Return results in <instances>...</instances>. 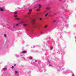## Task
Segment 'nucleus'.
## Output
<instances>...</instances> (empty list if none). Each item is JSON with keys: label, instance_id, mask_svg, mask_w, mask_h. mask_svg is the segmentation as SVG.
I'll return each instance as SVG.
<instances>
[{"label": "nucleus", "instance_id": "1", "mask_svg": "<svg viewBox=\"0 0 76 76\" xmlns=\"http://www.w3.org/2000/svg\"><path fill=\"white\" fill-rule=\"evenodd\" d=\"M0 10H1V12H3L4 11L2 7H0Z\"/></svg>", "mask_w": 76, "mask_h": 76}, {"label": "nucleus", "instance_id": "2", "mask_svg": "<svg viewBox=\"0 0 76 76\" xmlns=\"http://www.w3.org/2000/svg\"><path fill=\"white\" fill-rule=\"evenodd\" d=\"M27 53V51L26 50L23 51L22 52V53Z\"/></svg>", "mask_w": 76, "mask_h": 76}, {"label": "nucleus", "instance_id": "3", "mask_svg": "<svg viewBox=\"0 0 76 76\" xmlns=\"http://www.w3.org/2000/svg\"><path fill=\"white\" fill-rule=\"evenodd\" d=\"M38 6L39 7V8H41V5H40V4H39L38 5Z\"/></svg>", "mask_w": 76, "mask_h": 76}, {"label": "nucleus", "instance_id": "4", "mask_svg": "<svg viewBox=\"0 0 76 76\" xmlns=\"http://www.w3.org/2000/svg\"><path fill=\"white\" fill-rule=\"evenodd\" d=\"M27 25H28V24H24L23 25V26H26Z\"/></svg>", "mask_w": 76, "mask_h": 76}, {"label": "nucleus", "instance_id": "5", "mask_svg": "<svg viewBox=\"0 0 76 76\" xmlns=\"http://www.w3.org/2000/svg\"><path fill=\"white\" fill-rule=\"evenodd\" d=\"M3 70L5 71V70H7V68H3Z\"/></svg>", "mask_w": 76, "mask_h": 76}, {"label": "nucleus", "instance_id": "6", "mask_svg": "<svg viewBox=\"0 0 76 76\" xmlns=\"http://www.w3.org/2000/svg\"><path fill=\"white\" fill-rule=\"evenodd\" d=\"M46 9H47V10H49L50 9V7H47V8Z\"/></svg>", "mask_w": 76, "mask_h": 76}, {"label": "nucleus", "instance_id": "7", "mask_svg": "<svg viewBox=\"0 0 76 76\" xmlns=\"http://www.w3.org/2000/svg\"><path fill=\"white\" fill-rule=\"evenodd\" d=\"M32 58H33L32 57H29V59H31V60L32 59Z\"/></svg>", "mask_w": 76, "mask_h": 76}, {"label": "nucleus", "instance_id": "8", "mask_svg": "<svg viewBox=\"0 0 76 76\" xmlns=\"http://www.w3.org/2000/svg\"><path fill=\"white\" fill-rule=\"evenodd\" d=\"M35 21V20H32V22H34V21Z\"/></svg>", "mask_w": 76, "mask_h": 76}, {"label": "nucleus", "instance_id": "9", "mask_svg": "<svg viewBox=\"0 0 76 76\" xmlns=\"http://www.w3.org/2000/svg\"><path fill=\"white\" fill-rule=\"evenodd\" d=\"M48 15V13H47L45 15V16L47 17V15Z\"/></svg>", "mask_w": 76, "mask_h": 76}, {"label": "nucleus", "instance_id": "10", "mask_svg": "<svg viewBox=\"0 0 76 76\" xmlns=\"http://www.w3.org/2000/svg\"><path fill=\"white\" fill-rule=\"evenodd\" d=\"M15 74H17V73H18V71H16L15 72Z\"/></svg>", "mask_w": 76, "mask_h": 76}, {"label": "nucleus", "instance_id": "11", "mask_svg": "<svg viewBox=\"0 0 76 76\" xmlns=\"http://www.w3.org/2000/svg\"><path fill=\"white\" fill-rule=\"evenodd\" d=\"M15 19H16V20H19V18H15Z\"/></svg>", "mask_w": 76, "mask_h": 76}, {"label": "nucleus", "instance_id": "12", "mask_svg": "<svg viewBox=\"0 0 76 76\" xmlns=\"http://www.w3.org/2000/svg\"><path fill=\"white\" fill-rule=\"evenodd\" d=\"M48 27V26H45L44 27V28H46L47 27Z\"/></svg>", "mask_w": 76, "mask_h": 76}, {"label": "nucleus", "instance_id": "13", "mask_svg": "<svg viewBox=\"0 0 76 76\" xmlns=\"http://www.w3.org/2000/svg\"><path fill=\"white\" fill-rule=\"evenodd\" d=\"M31 14V12H28V13H27V14L28 15H30Z\"/></svg>", "mask_w": 76, "mask_h": 76}, {"label": "nucleus", "instance_id": "14", "mask_svg": "<svg viewBox=\"0 0 76 76\" xmlns=\"http://www.w3.org/2000/svg\"><path fill=\"white\" fill-rule=\"evenodd\" d=\"M29 12H32V10H29Z\"/></svg>", "mask_w": 76, "mask_h": 76}, {"label": "nucleus", "instance_id": "15", "mask_svg": "<svg viewBox=\"0 0 76 76\" xmlns=\"http://www.w3.org/2000/svg\"><path fill=\"white\" fill-rule=\"evenodd\" d=\"M53 47H51L50 48V50H53Z\"/></svg>", "mask_w": 76, "mask_h": 76}, {"label": "nucleus", "instance_id": "16", "mask_svg": "<svg viewBox=\"0 0 76 76\" xmlns=\"http://www.w3.org/2000/svg\"><path fill=\"white\" fill-rule=\"evenodd\" d=\"M4 37H7V35H6V34L4 35Z\"/></svg>", "mask_w": 76, "mask_h": 76}, {"label": "nucleus", "instance_id": "17", "mask_svg": "<svg viewBox=\"0 0 76 76\" xmlns=\"http://www.w3.org/2000/svg\"><path fill=\"white\" fill-rule=\"evenodd\" d=\"M18 17V16H17V15H14V17Z\"/></svg>", "mask_w": 76, "mask_h": 76}, {"label": "nucleus", "instance_id": "18", "mask_svg": "<svg viewBox=\"0 0 76 76\" xmlns=\"http://www.w3.org/2000/svg\"><path fill=\"white\" fill-rule=\"evenodd\" d=\"M40 10V9H38L37 10V11H39Z\"/></svg>", "mask_w": 76, "mask_h": 76}, {"label": "nucleus", "instance_id": "19", "mask_svg": "<svg viewBox=\"0 0 76 76\" xmlns=\"http://www.w3.org/2000/svg\"><path fill=\"white\" fill-rule=\"evenodd\" d=\"M18 24H16V26H18Z\"/></svg>", "mask_w": 76, "mask_h": 76}, {"label": "nucleus", "instance_id": "20", "mask_svg": "<svg viewBox=\"0 0 76 76\" xmlns=\"http://www.w3.org/2000/svg\"><path fill=\"white\" fill-rule=\"evenodd\" d=\"M14 68V66H12V67H11V68L12 69H13Z\"/></svg>", "mask_w": 76, "mask_h": 76}, {"label": "nucleus", "instance_id": "21", "mask_svg": "<svg viewBox=\"0 0 76 76\" xmlns=\"http://www.w3.org/2000/svg\"><path fill=\"white\" fill-rule=\"evenodd\" d=\"M17 12H14V14H17Z\"/></svg>", "mask_w": 76, "mask_h": 76}, {"label": "nucleus", "instance_id": "22", "mask_svg": "<svg viewBox=\"0 0 76 76\" xmlns=\"http://www.w3.org/2000/svg\"><path fill=\"white\" fill-rule=\"evenodd\" d=\"M39 20H42V18H40Z\"/></svg>", "mask_w": 76, "mask_h": 76}, {"label": "nucleus", "instance_id": "23", "mask_svg": "<svg viewBox=\"0 0 76 76\" xmlns=\"http://www.w3.org/2000/svg\"><path fill=\"white\" fill-rule=\"evenodd\" d=\"M16 66V64H15L14 66Z\"/></svg>", "mask_w": 76, "mask_h": 76}, {"label": "nucleus", "instance_id": "24", "mask_svg": "<svg viewBox=\"0 0 76 76\" xmlns=\"http://www.w3.org/2000/svg\"><path fill=\"white\" fill-rule=\"evenodd\" d=\"M35 62H37V60H35Z\"/></svg>", "mask_w": 76, "mask_h": 76}, {"label": "nucleus", "instance_id": "25", "mask_svg": "<svg viewBox=\"0 0 76 76\" xmlns=\"http://www.w3.org/2000/svg\"><path fill=\"white\" fill-rule=\"evenodd\" d=\"M19 23H20V24L21 23V22Z\"/></svg>", "mask_w": 76, "mask_h": 76}, {"label": "nucleus", "instance_id": "26", "mask_svg": "<svg viewBox=\"0 0 76 76\" xmlns=\"http://www.w3.org/2000/svg\"><path fill=\"white\" fill-rule=\"evenodd\" d=\"M40 64V63H38V64Z\"/></svg>", "mask_w": 76, "mask_h": 76}, {"label": "nucleus", "instance_id": "27", "mask_svg": "<svg viewBox=\"0 0 76 76\" xmlns=\"http://www.w3.org/2000/svg\"><path fill=\"white\" fill-rule=\"evenodd\" d=\"M37 28H38L37 26Z\"/></svg>", "mask_w": 76, "mask_h": 76}, {"label": "nucleus", "instance_id": "28", "mask_svg": "<svg viewBox=\"0 0 76 76\" xmlns=\"http://www.w3.org/2000/svg\"><path fill=\"white\" fill-rule=\"evenodd\" d=\"M39 1H40V0H38Z\"/></svg>", "mask_w": 76, "mask_h": 76}]
</instances>
